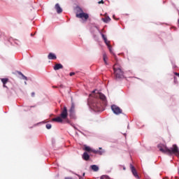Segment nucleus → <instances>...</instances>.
<instances>
[{
    "mask_svg": "<svg viewBox=\"0 0 179 179\" xmlns=\"http://www.w3.org/2000/svg\"><path fill=\"white\" fill-rule=\"evenodd\" d=\"M90 97H93L92 102V106L95 110L101 108L102 106H107V97L101 92H99L98 90H94L90 94Z\"/></svg>",
    "mask_w": 179,
    "mask_h": 179,
    "instance_id": "obj_1",
    "label": "nucleus"
},
{
    "mask_svg": "<svg viewBox=\"0 0 179 179\" xmlns=\"http://www.w3.org/2000/svg\"><path fill=\"white\" fill-rule=\"evenodd\" d=\"M157 148L159 152H162V153H164L165 155H169V156H173V155H175V156H179L178 146L176 144L173 145L171 148H169L162 144H159Z\"/></svg>",
    "mask_w": 179,
    "mask_h": 179,
    "instance_id": "obj_2",
    "label": "nucleus"
},
{
    "mask_svg": "<svg viewBox=\"0 0 179 179\" xmlns=\"http://www.w3.org/2000/svg\"><path fill=\"white\" fill-rule=\"evenodd\" d=\"M118 65L116 64L113 67L114 75L116 79H124L125 76H124V71H122V67H117Z\"/></svg>",
    "mask_w": 179,
    "mask_h": 179,
    "instance_id": "obj_3",
    "label": "nucleus"
},
{
    "mask_svg": "<svg viewBox=\"0 0 179 179\" xmlns=\"http://www.w3.org/2000/svg\"><path fill=\"white\" fill-rule=\"evenodd\" d=\"M78 12H80V13L76 14V17H78L79 19H85V20H87L89 19V14L83 13V10L80 8H77Z\"/></svg>",
    "mask_w": 179,
    "mask_h": 179,
    "instance_id": "obj_4",
    "label": "nucleus"
},
{
    "mask_svg": "<svg viewBox=\"0 0 179 179\" xmlns=\"http://www.w3.org/2000/svg\"><path fill=\"white\" fill-rule=\"evenodd\" d=\"M1 80L3 83V87L6 89H10L12 87V83L9 81V78H1Z\"/></svg>",
    "mask_w": 179,
    "mask_h": 179,
    "instance_id": "obj_5",
    "label": "nucleus"
},
{
    "mask_svg": "<svg viewBox=\"0 0 179 179\" xmlns=\"http://www.w3.org/2000/svg\"><path fill=\"white\" fill-rule=\"evenodd\" d=\"M111 110L116 115H120V114H122V109L117 106V105H112Z\"/></svg>",
    "mask_w": 179,
    "mask_h": 179,
    "instance_id": "obj_6",
    "label": "nucleus"
},
{
    "mask_svg": "<svg viewBox=\"0 0 179 179\" xmlns=\"http://www.w3.org/2000/svg\"><path fill=\"white\" fill-rule=\"evenodd\" d=\"M60 117L63 120H66V118H68V108H66V106H64L62 109Z\"/></svg>",
    "mask_w": 179,
    "mask_h": 179,
    "instance_id": "obj_7",
    "label": "nucleus"
},
{
    "mask_svg": "<svg viewBox=\"0 0 179 179\" xmlns=\"http://www.w3.org/2000/svg\"><path fill=\"white\" fill-rule=\"evenodd\" d=\"M69 115L72 117L75 115V103H71V107L69 110Z\"/></svg>",
    "mask_w": 179,
    "mask_h": 179,
    "instance_id": "obj_8",
    "label": "nucleus"
},
{
    "mask_svg": "<svg viewBox=\"0 0 179 179\" xmlns=\"http://www.w3.org/2000/svg\"><path fill=\"white\" fill-rule=\"evenodd\" d=\"M130 167L132 174L134 176V177H136V178H139V176H138V172H136V169H135V167H134L132 164L130 165Z\"/></svg>",
    "mask_w": 179,
    "mask_h": 179,
    "instance_id": "obj_9",
    "label": "nucleus"
},
{
    "mask_svg": "<svg viewBox=\"0 0 179 179\" xmlns=\"http://www.w3.org/2000/svg\"><path fill=\"white\" fill-rule=\"evenodd\" d=\"M55 9L56 10L57 13H62V8H61V6H59V3L55 4Z\"/></svg>",
    "mask_w": 179,
    "mask_h": 179,
    "instance_id": "obj_10",
    "label": "nucleus"
},
{
    "mask_svg": "<svg viewBox=\"0 0 179 179\" xmlns=\"http://www.w3.org/2000/svg\"><path fill=\"white\" fill-rule=\"evenodd\" d=\"M83 160H85L86 162H87V160H89V159H90V155H89V154H87V152H85L83 155Z\"/></svg>",
    "mask_w": 179,
    "mask_h": 179,
    "instance_id": "obj_11",
    "label": "nucleus"
},
{
    "mask_svg": "<svg viewBox=\"0 0 179 179\" xmlns=\"http://www.w3.org/2000/svg\"><path fill=\"white\" fill-rule=\"evenodd\" d=\"M62 68H64V66H62V64H56L54 66L55 71H58L59 69H62Z\"/></svg>",
    "mask_w": 179,
    "mask_h": 179,
    "instance_id": "obj_12",
    "label": "nucleus"
},
{
    "mask_svg": "<svg viewBox=\"0 0 179 179\" xmlns=\"http://www.w3.org/2000/svg\"><path fill=\"white\" fill-rule=\"evenodd\" d=\"M62 117H61V116H58L55 118L52 119V121L55 122H62Z\"/></svg>",
    "mask_w": 179,
    "mask_h": 179,
    "instance_id": "obj_13",
    "label": "nucleus"
},
{
    "mask_svg": "<svg viewBox=\"0 0 179 179\" xmlns=\"http://www.w3.org/2000/svg\"><path fill=\"white\" fill-rule=\"evenodd\" d=\"M48 59H55L57 58V55L52 52H50L48 55Z\"/></svg>",
    "mask_w": 179,
    "mask_h": 179,
    "instance_id": "obj_14",
    "label": "nucleus"
},
{
    "mask_svg": "<svg viewBox=\"0 0 179 179\" xmlns=\"http://www.w3.org/2000/svg\"><path fill=\"white\" fill-rule=\"evenodd\" d=\"M102 20L104 22V23H109V22H111V18H110L108 16H106L105 17L102 18Z\"/></svg>",
    "mask_w": 179,
    "mask_h": 179,
    "instance_id": "obj_15",
    "label": "nucleus"
},
{
    "mask_svg": "<svg viewBox=\"0 0 179 179\" xmlns=\"http://www.w3.org/2000/svg\"><path fill=\"white\" fill-rule=\"evenodd\" d=\"M103 62H105V64L108 65L107 60L108 59V57H107V55L106 53L103 55Z\"/></svg>",
    "mask_w": 179,
    "mask_h": 179,
    "instance_id": "obj_16",
    "label": "nucleus"
},
{
    "mask_svg": "<svg viewBox=\"0 0 179 179\" xmlns=\"http://www.w3.org/2000/svg\"><path fill=\"white\" fill-rule=\"evenodd\" d=\"M91 169L93 171H99V166L97 165H92Z\"/></svg>",
    "mask_w": 179,
    "mask_h": 179,
    "instance_id": "obj_17",
    "label": "nucleus"
},
{
    "mask_svg": "<svg viewBox=\"0 0 179 179\" xmlns=\"http://www.w3.org/2000/svg\"><path fill=\"white\" fill-rule=\"evenodd\" d=\"M17 73H18V75H20V76H22V79H24V80H27V77H26L25 76L23 75V73L20 71H17Z\"/></svg>",
    "mask_w": 179,
    "mask_h": 179,
    "instance_id": "obj_18",
    "label": "nucleus"
},
{
    "mask_svg": "<svg viewBox=\"0 0 179 179\" xmlns=\"http://www.w3.org/2000/svg\"><path fill=\"white\" fill-rule=\"evenodd\" d=\"M84 150H85L86 152H92V148H90V147L89 146H85Z\"/></svg>",
    "mask_w": 179,
    "mask_h": 179,
    "instance_id": "obj_19",
    "label": "nucleus"
},
{
    "mask_svg": "<svg viewBox=\"0 0 179 179\" xmlns=\"http://www.w3.org/2000/svg\"><path fill=\"white\" fill-rule=\"evenodd\" d=\"M108 48L110 52V53H113V47H111V45H109L108 46Z\"/></svg>",
    "mask_w": 179,
    "mask_h": 179,
    "instance_id": "obj_20",
    "label": "nucleus"
},
{
    "mask_svg": "<svg viewBox=\"0 0 179 179\" xmlns=\"http://www.w3.org/2000/svg\"><path fill=\"white\" fill-rule=\"evenodd\" d=\"M108 48L110 52V53H113V47H111V45H109L108 46Z\"/></svg>",
    "mask_w": 179,
    "mask_h": 179,
    "instance_id": "obj_21",
    "label": "nucleus"
},
{
    "mask_svg": "<svg viewBox=\"0 0 179 179\" xmlns=\"http://www.w3.org/2000/svg\"><path fill=\"white\" fill-rule=\"evenodd\" d=\"M101 179H110V177H108V176L104 175V176H102L101 177Z\"/></svg>",
    "mask_w": 179,
    "mask_h": 179,
    "instance_id": "obj_22",
    "label": "nucleus"
},
{
    "mask_svg": "<svg viewBox=\"0 0 179 179\" xmlns=\"http://www.w3.org/2000/svg\"><path fill=\"white\" fill-rule=\"evenodd\" d=\"M104 43L106 44L107 47H108V45H110V41L106 39V41H104Z\"/></svg>",
    "mask_w": 179,
    "mask_h": 179,
    "instance_id": "obj_23",
    "label": "nucleus"
},
{
    "mask_svg": "<svg viewBox=\"0 0 179 179\" xmlns=\"http://www.w3.org/2000/svg\"><path fill=\"white\" fill-rule=\"evenodd\" d=\"M51 127H52L51 124H46V128H47V129H51Z\"/></svg>",
    "mask_w": 179,
    "mask_h": 179,
    "instance_id": "obj_24",
    "label": "nucleus"
},
{
    "mask_svg": "<svg viewBox=\"0 0 179 179\" xmlns=\"http://www.w3.org/2000/svg\"><path fill=\"white\" fill-rule=\"evenodd\" d=\"M101 36H102V38H103V41H105L106 40H107V37H106V35H104L103 34H102Z\"/></svg>",
    "mask_w": 179,
    "mask_h": 179,
    "instance_id": "obj_25",
    "label": "nucleus"
},
{
    "mask_svg": "<svg viewBox=\"0 0 179 179\" xmlns=\"http://www.w3.org/2000/svg\"><path fill=\"white\" fill-rule=\"evenodd\" d=\"M92 153H95L96 155H97L98 150H92Z\"/></svg>",
    "mask_w": 179,
    "mask_h": 179,
    "instance_id": "obj_26",
    "label": "nucleus"
},
{
    "mask_svg": "<svg viewBox=\"0 0 179 179\" xmlns=\"http://www.w3.org/2000/svg\"><path fill=\"white\" fill-rule=\"evenodd\" d=\"M96 155H103V152L102 151H99L98 150V152H97V154Z\"/></svg>",
    "mask_w": 179,
    "mask_h": 179,
    "instance_id": "obj_27",
    "label": "nucleus"
},
{
    "mask_svg": "<svg viewBox=\"0 0 179 179\" xmlns=\"http://www.w3.org/2000/svg\"><path fill=\"white\" fill-rule=\"evenodd\" d=\"M73 75H75V73H74V72L70 73V76H73Z\"/></svg>",
    "mask_w": 179,
    "mask_h": 179,
    "instance_id": "obj_28",
    "label": "nucleus"
},
{
    "mask_svg": "<svg viewBox=\"0 0 179 179\" xmlns=\"http://www.w3.org/2000/svg\"><path fill=\"white\" fill-rule=\"evenodd\" d=\"M98 3H104V1L103 0L98 2Z\"/></svg>",
    "mask_w": 179,
    "mask_h": 179,
    "instance_id": "obj_29",
    "label": "nucleus"
},
{
    "mask_svg": "<svg viewBox=\"0 0 179 179\" xmlns=\"http://www.w3.org/2000/svg\"><path fill=\"white\" fill-rule=\"evenodd\" d=\"M35 94H35L34 92H32V93H31V96H32V97H34V95H35Z\"/></svg>",
    "mask_w": 179,
    "mask_h": 179,
    "instance_id": "obj_30",
    "label": "nucleus"
},
{
    "mask_svg": "<svg viewBox=\"0 0 179 179\" xmlns=\"http://www.w3.org/2000/svg\"><path fill=\"white\" fill-rule=\"evenodd\" d=\"M175 75H176V76H178V77H179V73H175Z\"/></svg>",
    "mask_w": 179,
    "mask_h": 179,
    "instance_id": "obj_31",
    "label": "nucleus"
},
{
    "mask_svg": "<svg viewBox=\"0 0 179 179\" xmlns=\"http://www.w3.org/2000/svg\"><path fill=\"white\" fill-rule=\"evenodd\" d=\"M53 89H58V87H57V86H53Z\"/></svg>",
    "mask_w": 179,
    "mask_h": 179,
    "instance_id": "obj_32",
    "label": "nucleus"
},
{
    "mask_svg": "<svg viewBox=\"0 0 179 179\" xmlns=\"http://www.w3.org/2000/svg\"><path fill=\"white\" fill-rule=\"evenodd\" d=\"M64 179H72V178L67 177V178H65Z\"/></svg>",
    "mask_w": 179,
    "mask_h": 179,
    "instance_id": "obj_33",
    "label": "nucleus"
},
{
    "mask_svg": "<svg viewBox=\"0 0 179 179\" xmlns=\"http://www.w3.org/2000/svg\"><path fill=\"white\" fill-rule=\"evenodd\" d=\"M79 178H80V179H82V176H79Z\"/></svg>",
    "mask_w": 179,
    "mask_h": 179,
    "instance_id": "obj_34",
    "label": "nucleus"
},
{
    "mask_svg": "<svg viewBox=\"0 0 179 179\" xmlns=\"http://www.w3.org/2000/svg\"><path fill=\"white\" fill-rule=\"evenodd\" d=\"M24 84H25V85H27V82H24Z\"/></svg>",
    "mask_w": 179,
    "mask_h": 179,
    "instance_id": "obj_35",
    "label": "nucleus"
},
{
    "mask_svg": "<svg viewBox=\"0 0 179 179\" xmlns=\"http://www.w3.org/2000/svg\"><path fill=\"white\" fill-rule=\"evenodd\" d=\"M83 177H85V173L83 174Z\"/></svg>",
    "mask_w": 179,
    "mask_h": 179,
    "instance_id": "obj_36",
    "label": "nucleus"
},
{
    "mask_svg": "<svg viewBox=\"0 0 179 179\" xmlns=\"http://www.w3.org/2000/svg\"><path fill=\"white\" fill-rule=\"evenodd\" d=\"M31 36H34L33 34H31Z\"/></svg>",
    "mask_w": 179,
    "mask_h": 179,
    "instance_id": "obj_37",
    "label": "nucleus"
},
{
    "mask_svg": "<svg viewBox=\"0 0 179 179\" xmlns=\"http://www.w3.org/2000/svg\"><path fill=\"white\" fill-rule=\"evenodd\" d=\"M99 149H101V148H99Z\"/></svg>",
    "mask_w": 179,
    "mask_h": 179,
    "instance_id": "obj_38",
    "label": "nucleus"
}]
</instances>
